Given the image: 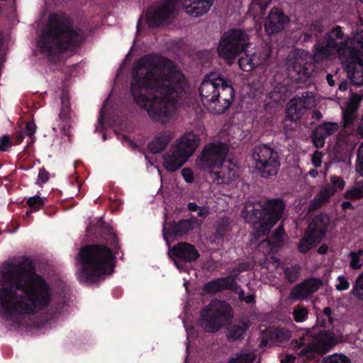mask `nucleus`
<instances>
[{
  "mask_svg": "<svg viewBox=\"0 0 363 363\" xmlns=\"http://www.w3.org/2000/svg\"><path fill=\"white\" fill-rule=\"evenodd\" d=\"M350 282L348 279L343 275L338 276L337 278V282L335 288L337 291H345L350 288Z\"/></svg>",
  "mask_w": 363,
  "mask_h": 363,
  "instance_id": "obj_40",
  "label": "nucleus"
},
{
  "mask_svg": "<svg viewBox=\"0 0 363 363\" xmlns=\"http://www.w3.org/2000/svg\"><path fill=\"white\" fill-rule=\"evenodd\" d=\"M330 182L333 185V189L337 191H341L345 188V182L338 176L333 175L330 177Z\"/></svg>",
  "mask_w": 363,
  "mask_h": 363,
  "instance_id": "obj_43",
  "label": "nucleus"
},
{
  "mask_svg": "<svg viewBox=\"0 0 363 363\" xmlns=\"http://www.w3.org/2000/svg\"><path fill=\"white\" fill-rule=\"evenodd\" d=\"M248 35L242 29H230L222 35L217 52L225 60L234 59L247 46Z\"/></svg>",
  "mask_w": 363,
  "mask_h": 363,
  "instance_id": "obj_12",
  "label": "nucleus"
},
{
  "mask_svg": "<svg viewBox=\"0 0 363 363\" xmlns=\"http://www.w3.org/2000/svg\"><path fill=\"white\" fill-rule=\"evenodd\" d=\"M344 198L349 200H357L363 198V182H357L353 187L347 189Z\"/></svg>",
  "mask_w": 363,
  "mask_h": 363,
  "instance_id": "obj_34",
  "label": "nucleus"
},
{
  "mask_svg": "<svg viewBox=\"0 0 363 363\" xmlns=\"http://www.w3.org/2000/svg\"><path fill=\"white\" fill-rule=\"evenodd\" d=\"M315 332L308 331L299 340L292 342L297 351L298 357L302 361L314 359L316 355H321L342 340V337L330 331H321L314 337Z\"/></svg>",
  "mask_w": 363,
  "mask_h": 363,
  "instance_id": "obj_9",
  "label": "nucleus"
},
{
  "mask_svg": "<svg viewBox=\"0 0 363 363\" xmlns=\"http://www.w3.org/2000/svg\"><path fill=\"white\" fill-rule=\"evenodd\" d=\"M362 99V98L360 96L352 94L349 98L346 106L342 107V108L347 111H356Z\"/></svg>",
  "mask_w": 363,
  "mask_h": 363,
  "instance_id": "obj_39",
  "label": "nucleus"
},
{
  "mask_svg": "<svg viewBox=\"0 0 363 363\" xmlns=\"http://www.w3.org/2000/svg\"><path fill=\"white\" fill-rule=\"evenodd\" d=\"M311 160H312V163L313 164L315 167H319L321 166L322 164V153L318 152V151H315L313 155H312V158H311Z\"/></svg>",
  "mask_w": 363,
  "mask_h": 363,
  "instance_id": "obj_47",
  "label": "nucleus"
},
{
  "mask_svg": "<svg viewBox=\"0 0 363 363\" xmlns=\"http://www.w3.org/2000/svg\"><path fill=\"white\" fill-rule=\"evenodd\" d=\"M255 357L252 352L242 351L231 357L228 363H252Z\"/></svg>",
  "mask_w": 363,
  "mask_h": 363,
  "instance_id": "obj_33",
  "label": "nucleus"
},
{
  "mask_svg": "<svg viewBox=\"0 0 363 363\" xmlns=\"http://www.w3.org/2000/svg\"><path fill=\"white\" fill-rule=\"evenodd\" d=\"M357 133L363 137V117L362 118L357 128Z\"/></svg>",
  "mask_w": 363,
  "mask_h": 363,
  "instance_id": "obj_57",
  "label": "nucleus"
},
{
  "mask_svg": "<svg viewBox=\"0 0 363 363\" xmlns=\"http://www.w3.org/2000/svg\"><path fill=\"white\" fill-rule=\"evenodd\" d=\"M82 39V33L73 28L69 19L52 14L48 29L40 36L37 45L40 52L52 56L74 49Z\"/></svg>",
  "mask_w": 363,
  "mask_h": 363,
  "instance_id": "obj_3",
  "label": "nucleus"
},
{
  "mask_svg": "<svg viewBox=\"0 0 363 363\" xmlns=\"http://www.w3.org/2000/svg\"><path fill=\"white\" fill-rule=\"evenodd\" d=\"M228 147L220 142H214L206 145L197 157L195 167L209 171L215 167L226 161Z\"/></svg>",
  "mask_w": 363,
  "mask_h": 363,
  "instance_id": "obj_14",
  "label": "nucleus"
},
{
  "mask_svg": "<svg viewBox=\"0 0 363 363\" xmlns=\"http://www.w3.org/2000/svg\"><path fill=\"white\" fill-rule=\"evenodd\" d=\"M350 261V267L354 269H359L363 265V250H359L357 251L351 252L349 255Z\"/></svg>",
  "mask_w": 363,
  "mask_h": 363,
  "instance_id": "obj_35",
  "label": "nucleus"
},
{
  "mask_svg": "<svg viewBox=\"0 0 363 363\" xmlns=\"http://www.w3.org/2000/svg\"><path fill=\"white\" fill-rule=\"evenodd\" d=\"M351 294L356 298L363 300V272L357 277Z\"/></svg>",
  "mask_w": 363,
  "mask_h": 363,
  "instance_id": "obj_36",
  "label": "nucleus"
},
{
  "mask_svg": "<svg viewBox=\"0 0 363 363\" xmlns=\"http://www.w3.org/2000/svg\"><path fill=\"white\" fill-rule=\"evenodd\" d=\"M235 282L232 277L218 279L209 281L205 285L204 290L207 293H216L226 289H234Z\"/></svg>",
  "mask_w": 363,
  "mask_h": 363,
  "instance_id": "obj_25",
  "label": "nucleus"
},
{
  "mask_svg": "<svg viewBox=\"0 0 363 363\" xmlns=\"http://www.w3.org/2000/svg\"><path fill=\"white\" fill-rule=\"evenodd\" d=\"M315 237L307 232L298 245V250L301 252H307L314 247L320 241L315 240Z\"/></svg>",
  "mask_w": 363,
  "mask_h": 363,
  "instance_id": "obj_32",
  "label": "nucleus"
},
{
  "mask_svg": "<svg viewBox=\"0 0 363 363\" xmlns=\"http://www.w3.org/2000/svg\"><path fill=\"white\" fill-rule=\"evenodd\" d=\"M344 126L348 127L353 123L356 118L355 111L342 109Z\"/></svg>",
  "mask_w": 363,
  "mask_h": 363,
  "instance_id": "obj_42",
  "label": "nucleus"
},
{
  "mask_svg": "<svg viewBox=\"0 0 363 363\" xmlns=\"http://www.w3.org/2000/svg\"><path fill=\"white\" fill-rule=\"evenodd\" d=\"M265 335L269 339L277 342H283L291 337L290 331L284 328H269L266 330Z\"/></svg>",
  "mask_w": 363,
  "mask_h": 363,
  "instance_id": "obj_29",
  "label": "nucleus"
},
{
  "mask_svg": "<svg viewBox=\"0 0 363 363\" xmlns=\"http://www.w3.org/2000/svg\"><path fill=\"white\" fill-rule=\"evenodd\" d=\"M255 169L262 177L276 175L280 166L278 154L270 147L262 145L256 147L252 153Z\"/></svg>",
  "mask_w": 363,
  "mask_h": 363,
  "instance_id": "obj_13",
  "label": "nucleus"
},
{
  "mask_svg": "<svg viewBox=\"0 0 363 363\" xmlns=\"http://www.w3.org/2000/svg\"><path fill=\"white\" fill-rule=\"evenodd\" d=\"M308 313V310L305 307L297 306L294 309L293 317L296 322L300 323L306 320Z\"/></svg>",
  "mask_w": 363,
  "mask_h": 363,
  "instance_id": "obj_38",
  "label": "nucleus"
},
{
  "mask_svg": "<svg viewBox=\"0 0 363 363\" xmlns=\"http://www.w3.org/2000/svg\"><path fill=\"white\" fill-rule=\"evenodd\" d=\"M49 179V173L44 169H41L39 171L37 184L45 183Z\"/></svg>",
  "mask_w": 363,
  "mask_h": 363,
  "instance_id": "obj_48",
  "label": "nucleus"
},
{
  "mask_svg": "<svg viewBox=\"0 0 363 363\" xmlns=\"http://www.w3.org/2000/svg\"><path fill=\"white\" fill-rule=\"evenodd\" d=\"M329 223L330 218L327 215L316 216L310 223L308 232L315 237L316 241H320L324 237Z\"/></svg>",
  "mask_w": 363,
  "mask_h": 363,
  "instance_id": "obj_24",
  "label": "nucleus"
},
{
  "mask_svg": "<svg viewBox=\"0 0 363 363\" xmlns=\"http://www.w3.org/2000/svg\"><path fill=\"white\" fill-rule=\"evenodd\" d=\"M186 86L182 74L166 58L146 55L134 64L130 84L133 101L154 121L164 124L171 121L177 99Z\"/></svg>",
  "mask_w": 363,
  "mask_h": 363,
  "instance_id": "obj_1",
  "label": "nucleus"
},
{
  "mask_svg": "<svg viewBox=\"0 0 363 363\" xmlns=\"http://www.w3.org/2000/svg\"><path fill=\"white\" fill-rule=\"evenodd\" d=\"M308 53L303 50L293 52L287 62V68L291 78L300 82H305L312 74L313 65L308 62Z\"/></svg>",
  "mask_w": 363,
  "mask_h": 363,
  "instance_id": "obj_15",
  "label": "nucleus"
},
{
  "mask_svg": "<svg viewBox=\"0 0 363 363\" xmlns=\"http://www.w3.org/2000/svg\"><path fill=\"white\" fill-rule=\"evenodd\" d=\"M233 318L231 306L225 301L215 299L201 311L199 325L206 332L214 333L229 323Z\"/></svg>",
  "mask_w": 363,
  "mask_h": 363,
  "instance_id": "obj_10",
  "label": "nucleus"
},
{
  "mask_svg": "<svg viewBox=\"0 0 363 363\" xmlns=\"http://www.w3.org/2000/svg\"><path fill=\"white\" fill-rule=\"evenodd\" d=\"M323 286L320 279H307L296 286L291 291V298L294 300H306Z\"/></svg>",
  "mask_w": 363,
  "mask_h": 363,
  "instance_id": "obj_22",
  "label": "nucleus"
},
{
  "mask_svg": "<svg viewBox=\"0 0 363 363\" xmlns=\"http://www.w3.org/2000/svg\"><path fill=\"white\" fill-rule=\"evenodd\" d=\"M284 209L282 201L275 199L267 201L264 205L259 202L246 205L242 213L247 222L253 223L257 235H264L281 217Z\"/></svg>",
  "mask_w": 363,
  "mask_h": 363,
  "instance_id": "obj_8",
  "label": "nucleus"
},
{
  "mask_svg": "<svg viewBox=\"0 0 363 363\" xmlns=\"http://www.w3.org/2000/svg\"><path fill=\"white\" fill-rule=\"evenodd\" d=\"M341 207L343 210L352 209L353 206L350 201H343L341 204Z\"/></svg>",
  "mask_w": 363,
  "mask_h": 363,
  "instance_id": "obj_56",
  "label": "nucleus"
},
{
  "mask_svg": "<svg viewBox=\"0 0 363 363\" xmlns=\"http://www.w3.org/2000/svg\"><path fill=\"white\" fill-rule=\"evenodd\" d=\"M27 203L30 207L34 208L35 209H38L44 204V201L39 196H35L30 197Z\"/></svg>",
  "mask_w": 363,
  "mask_h": 363,
  "instance_id": "obj_44",
  "label": "nucleus"
},
{
  "mask_svg": "<svg viewBox=\"0 0 363 363\" xmlns=\"http://www.w3.org/2000/svg\"><path fill=\"white\" fill-rule=\"evenodd\" d=\"M208 208L204 207H200L197 211V214L200 217H206L208 215Z\"/></svg>",
  "mask_w": 363,
  "mask_h": 363,
  "instance_id": "obj_52",
  "label": "nucleus"
},
{
  "mask_svg": "<svg viewBox=\"0 0 363 363\" xmlns=\"http://www.w3.org/2000/svg\"><path fill=\"white\" fill-rule=\"evenodd\" d=\"M296 358L291 354H287L281 359V363H295Z\"/></svg>",
  "mask_w": 363,
  "mask_h": 363,
  "instance_id": "obj_54",
  "label": "nucleus"
},
{
  "mask_svg": "<svg viewBox=\"0 0 363 363\" xmlns=\"http://www.w3.org/2000/svg\"><path fill=\"white\" fill-rule=\"evenodd\" d=\"M271 95L272 96L270 97H272V98L273 97L274 100L276 101H279L281 99V96L277 91L271 93Z\"/></svg>",
  "mask_w": 363,
  "mask_h": 363,
  "instance_id": "obj_61",
  "label": "nucleus"
},
{
  "mask_svg": "<svg viewBox=\"0 0 363 363\" xmlns=\"http://www.w3.org/2000/svg\"><path fill=\"white\" fill-rule=\"evenodd\" d=\"M284 235V231L282 228H279L274 235V242L276 245H280L281 242V237Z\"/></svg>",
  "mask_w": 363,
  "mask_h": 363,
  "instance_id": "obj_50",
  "label": "nucleus"
},
{
  "mask_svg": "<svg viewBox=\"0 0 363 363\" xmlns=\"http://www.w3.org/2000/svg\"><path fill=\"white\" fill-rule=\"evenodd\" d=\"M357 48H363V30L355 33L352 38L343 40L342 28L336 26L328 33L325 44L316 45L313 58L315 62H320L337 56L341 60Z\"/></svg>",
  "mask_w": 363,
  "mask_h": 363,
  "instance_id": "obj_7",
  "label": "nucleus"
},
{
  "mask_svg": "<svg viewBox=\"0 0 363 363\" xmlns=\"http://www.w3.org/2000/svg\"><path fill=\"white\" fill-rule=\"evenodd\" d=\"M11 146L12 143L9 136L4 135L0 138V150L6 151Z\"/></svg>",
  "mask_w": 363,
  "mask_h": 363,
  "instance_id": "obj_45",
  "label": "nucleus"
},
{
  "mask_svg": "<svg viewBox=\"0 0 363 363\" xmlns=\"http://www.w3.org/2000/svg\"><path fill=\"white\" fill-rule=\"evenodd\" d=\"M332 311L330 308H325L323 310V315L328 318V322L332 323L331 317Z\"/></svg>",
  "mask_w": 363,
  "mask_h": 363,
  "instance_id": "obj_55",
  "label": "nucleus"
},
{
  "mask_svg": "<svg viewBox=\"0 0 363 363\" xmlns=\"http://www.w3.org/2000/svg\"><path fill=\"white\" fill-rule=\"evenodd\" d=\"M180 226L182 228H185L188 229L189 227L190 226V223L189 220H183L182 222H180Z\"/></svg>",
  "mask_w": 363,
  "mask_h": 363,
  "instance_id": "obj_64",
  "label": "nucleus"
},
{
  "mask_svg": "<svg viewBox=\"0 0 363 363\" xmlns=\"http://www.w3.org/2000/svg\"><path fill=\"white\" fill-rule=\"evenodd\" d=\"M214 0H161L150 6L146 13V21L151 27L167 22L172 16L178 4L189 16L197 18L206 14Z\"/></svg>",
  "mask_w": 363,
  "mask_h": 363,
  "instance_id": "obj_5",
  "label": "nucleus"
},
{
  "mask_svg": "<svg viewBox=\"0 0 363 363\" xmlns=\"http://www.w3.org/2000/svg\"><path fill=\"white\" fill-rule=\"evenodd\" d=\"M356 171L360 176L363 177V143L358 149Z\"/></svg>",
  "mask_w": 363,
  "mask_h": 363,
  "instance_id": "obj_41",
  "label": "nucleus"
},
{
  "mask_svg": "<svg viewBox=\"0 0 363 363\" xmlns=\"http://www.w3.org/2000/svg\"><path fill=\"white\" fill-rule=\"evenodd\" d=\"M340 61L351 82L356 86L363 85V48H357Z\"/></svg>",
  "mask_w": 363,
  "mask_h": 363,
  "instance_id": "obj_16",
  "label": "nucleus"
},
{
  "mask_svg": "<svg viewBox=\"0 0 363 363\" xmlns=\"http://www.w3.org/2000/svg\"><path fill=\"white\" fill-rule=\"evenodd\" d=\"M50 299L48 286L30 261L0 267V315L5 320L24 325Z\"/></svg>",
  "mask_w": 363,
  "mask_h": 363,
  "instance_id": "obj_2",
  "label": "nucleus"
},
{
  "mask_svg": "<svg viewBox=\"0 0 363 363\" xmlns=\"http://www.w3.org/2000/svg\"><path fill=\"white\" fill-rule=\"evenodd\" d=\"M77 262V277L80 282L94 283L113 272V256L111 250L104 246L82 248Z\"/></svg>",
  "mask_w": 363,
  "mask_h": 363,
  "instance_id": "obj_4",
  "label": "nucleus"
},
{
  "mask_svg": "<svg viewBox=\"0 0 363 363\" xmlns=\"http://www.w3.org/2000/svg\"><path fill=\"white\" fill-rule=\"evenodd\" d=\"M242 56L239 59L238 64L240 68L245 72H250L255 67L259 66L267 62L270 55L269 50L265 48L262 52L260 51H255L249 53L243 50Z\"/></svg>",
  "mask_w": 363,
  "mask_h": 363,
  "instance_id": "obj_20",
  "label": "nucleus"
},
{
  "mask_svg": "<svg viewBox=\"0 0 363 363\" xmlns=\"http://www.w3.org/2000/svg\"><path fill=\"white\" fill-rule=\"evenodd\" d=\"M317 100L311 92H305L301 96H296L289 101L286 106V114L292 121L299 119L307 109L313 108Z\"/></svg>",
  "mask_w": 363,
  "mask_h": 363,
  "instance_id": "obj_17",
  "label": "nucleus"
},
{
  "mask_svg": "<svg viewBox=\"0 0 363 363\" xmlns=\"http://www.w3.org/2000/svg\"><path fill=\"white\" fill-rule=\"evenodd\" d=\"M36 126L33 122H29L26 124L25 133L31 137L35 132Z\"/></svg>",
  "mask_w": 363,
  "mask_h": 363,
  "instance_id": "obj_49",
  "label": "nucleus"
},
{
  "mask_svg": "<svg viewBox=\"0 0 363 363\" xmlns=\"http://www.w3.org/2000/svg\"><path fill=\"white\" fill-rule=\"evenodd\" d=\"M69 106L65 97L62 99V108L59 114L60 124L58 128L61 130H65L70 127V121L69 117Z\"/></svg>",
  "mask_w": 363,
  "mask_h": 363,
  "instance_id": "obj_30",
  "label": "nucleus"
},
{
  "mask_svg": "<svg viewBox=\"0 0 363 363\" xmlns=\"http://www.w3.org/2000/svg\"><path fill=\"white\" fill-rule=\"evenodd\" d=\"M272 0H252L249 12L253 18L262 15L268 7Z\"/></svg>",
  "mask_w": 363,
  "mask_h": 363,
  "instance_id": "obj_31",
  "label": "nucleus"
},
{
  "mask_svg": "<svg viewBox=\"0 0 363 363\" xmlns=\"http://www.w3.org/2000/svg\"><path fill=\"white\" fill-rule=\"evenodd\" d=\"M323 363H351L350 359L342 354H333L325 357Z\"/></svg>",
  "mask_w": 363,
  "mask_h": 363,
  "instance_id": "obj_37",
  "label": "nucleus"
},
{
  "mask_svg": "<svg viewBox=\"0 0 363 363\" xmlns=\"http://www.w3.org/2000/svg\"><path fill=\"white\" fill-rule=\"evenodd\" d=\"M267 259L268 261V265L271 264L272 267L277 268L279 266V259L275 258L274 256H269ZM267 267L269 268V266H267Z\"/></svg>",
  "mask_w": 363,
  "mask_h": 363,
  "instance_id": "obj_51",
  "label": "nucleus"
},
{
  "mask_svg": "<svg viewBox=\"0 0 363 363\" xmlns=\"http://www.w3.org/2000/svg\"><path fill=\"white\" fill-rule=\"evenodd\" d=\"M208 172L212 182L218 185L230 184L238 177L237 167L228 161L223 162Z\"/></svg>",
  "mask_w": 363,
  "mask_h": 363,
  "instance_id": "obj_18",
  "label": "nucleus"
},
{
  "mask_svg": "<svg viewBox=\"0 0 363 363\" xmlns=\"http://www.w3.org/2000/svg\"><path fill=\"white\" fill-rule=\"evenodd\" d=\"M172 138L173 133L170 131L159 133L149 144L148 148L150 151L152 153H157L162 151Z\"/></svg>",
  "mask_w": 363,
  "mask_h": 363,
  "instance_id": "obj_26",
  "label": "nucleus"
},
{
  "mask_svg": "<svg viewBox=\"0 0 363 363\" xmlns=\"http://www.w3.org/2000/svg\"><path fill=\"white\" fill-rule=\"evenodd\" d=\"M338 129L335 123H326L319 125L313 135V142L317 148L323 147L325 138L334 134Z\"/></svg>",
  "mask_w": 363,
  "mask_h": 363,
  "instance_id": "obj_23",
  "label": "nucleus"
},
{
  "mask_svg": "<svg viewBox=\"0 0 363 363\" xmlns=\"http://www.w3.org/2000/svg\"><path fill=\"white\" fill-rule=\"evenodd\" d=\"M203 104L212 113L220 114L231 105L234 99V89L225 79L214 74L205 79L199 88Z\"/></svg>",
  "mask_w": 363,
  "mask_h": 363,
  "instance_id": "obj_6",
  "label": "nucleus"
},
{
  "mask_svg": "<svg viewBox=\"0 0 363 363\" xmlns=\"http://www.w3.org/2000/svg\"><path fill=\"white\" fill-rule=\"evenodd\" d=\"M347 86H348V83L346 81H343L339 84V90L342 91H345L347 90Z\"/></svg>",
  "mask_w": 363,
  "mask_h": 363,
  "instance_id": "obj_59",
  "label": "nucleus"
},
{
  "mask_svg": "<svg viewBox=\"0 0 363 363\" xmlns=\"http://www.w3.org/2000/svg\"><path fill=\"white\" fill-rule=\"evenodd\" d=\"M289 22V17L282 11L274 8L265 18L264 29L268 34H274L281 31Z\"/></svg>",
  "mask_w": 363,
  "mask_h": 363,
  "instance_id": "obj_21",
  "label": "nucleus"
},
{
  "mask_svg": "<svg viewBox=\"0 0 363 363\" xmlns=\"http://www.w3.org/2000/svg\"><path fill=\"white\" fill-rule=\"evenodd\" d=\"M327 81L330 86H333L335 85V81L333 80V77L332 74L327 75Z\"/></svg>",
  "mask_w": 363,
  "mask_h": 363,
  "instance_id": "obj_62",
  "label": "nucleus"
},
{
  "mask_svg": "<svg viewBox=\"0 0 363 363\" xmlns=\"http://www.w3.org/2000/svg\"><path fill=\"white\" fill-rule=\"evenodd\" d=\"M169 255L179 269L183 268L181 262L194 261L199 256V253L194 247L186 242H181L174 246L169 250Z\"/></svg>",
  "mask_w": 363,
  "mask_h": 363,
  "instance_id": "obj_19",
  "label": "nucleus"
},
{
  "mask_svg": "<svg viewBox=\"0 0 363 363\" xmlns=\"http://www.w3.org/2000/svg\"><path fill=\"white\" fill-rule=\"evenodd\" d=\"M335 189L331 186H325L312 201V208H317L328 202L330 198L334 195Z\"/></svg>",
  "mask_w": 363,
  "mask_h": 363,
  "instance_id": "obj_28",
  "label": "nucleus"
},
{
  "mask_svg": "<svg viewBox=\"0 0 363 363\" xmlns=\"http://www.w3.org/2000/svg\"><path fill=\"white\" fill-rule=\"evenodd\" d=\"M311 30L317 33H321L323 31V26L320 23L315 22L311 25Z\"/></svg>",
  "mask_w": 363,
  "mask_h": 363,
  "instance_id": "obj_53",
  "label": "nucleus"
},
{
  "mask_svg": "<svg viewBox=\"0 0 363 363\" xmlns=\"http://www.w3.org/2000/svg\"><path fill=\"white\" fill-rule=\"evenodd\" d=\"M328 251V247L326 245H322L319 247L318 252L320 253V254H325Z\"/></svg>",
  "mask_w": 363,
  "mask_h": 363,
  "instance_id": "obj_63",
  "label": "nucleus"
},
{
  "mask_svg": "<svg viewBox=\"0 0 363 363\" xmlns=\"http://www.w3.org/2000/svg\"><path fill=\"white\" fill-rule=\"evenodd\" d=\"M182 174L184 179V180L187 183H191L194 181V177L193 172L189 168H184L182 170Z\"/></svg>",
  "mask_w": 363,
  "mask_h": 363,
  "instance_id": "obj_46",
  "label": "nucleus"
},
{
  "mask_svg": "<svg viewBox=\"0 0 363 363\" xmlns=\"http://www.w3.org/2000/svg\"><path fill=\"white\" fill-rule=\"evenodd\" d=\"M189 209L191 211H197L198 209L200 208L197 204H196L195 203H189Z\"/></svg>",
  "mask_w": 363,
  "mask_h": 363,
  "instance_id": "obj_58",
  "label": "nucleus"
},
{
  "mask_svg": "<svg viewBox=\"0 0 363 363\" xmlns=\"http://www.w3.org/2000/svg\"><path fill=\"white\" fill-rule=\"evenodd\" d=\"M199 137L193 133L184 134L164 156L163 165L169 172L179 169L193 155L199 145Z\"/></svg>",
  "mask_w": 363,
  "mask_h": 363,
  "instance_id": "obj_11",
  "label": "nucleus"
},
{
  "mask_svg": "<svg viewBox=\"0 0 363 363\" xmlns=\"http://www.w3.org/2000/svg\"><path fill=\"white\" fill-rule=\"evenodd\" d=\"M241 298L245 301L247 303H252L254 301V296L252 294L247 295L246 296H241Z\"/></svg>",
  "mask_w": 363,
  "mask_h": 363,
  "instance_id": "obj_60",
  "label": "nucleus"
},
{
  "mask_svg": "<svg viewBox=\"0 0 363 363\" xmlns=\"http://www.w3.org/2000/svg\"><path fill=\"white\" fill-rule=\"evenodd\" d=\"M250 320H242L233 325L228 331L227 337L231 340H237L243 337L244 334L250 326Z\"/></svg>",
  "mask_w": 363,
  "mask_h": 363,
  "instance_id": "obj_27",
  "label": "nucleus"
}]
</instances>
